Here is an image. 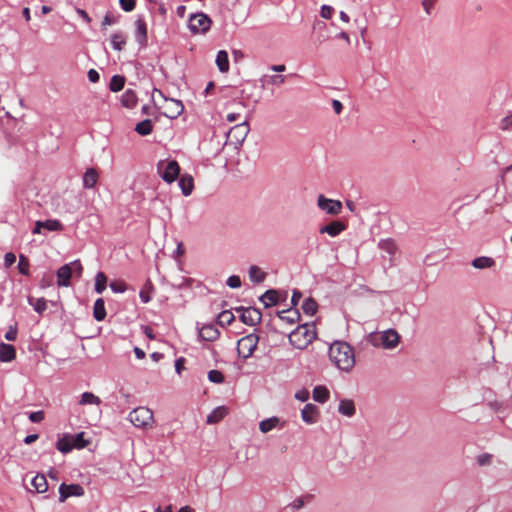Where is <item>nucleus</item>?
I'll return each instance as SVG.
<instances>
[{"label":"nucleus","instance_id":"0e129e2a","mask_svg":"<svg viewBox=\"0 0 512 512\" xmlns=\"http://www.w3.org/2000/svg\"><path fill=\"white\" fill-rule=\"evenodd\" d=\"M302 298V293L299 290H294L291 297V304L297 306Z\"/></svg>","mask_w":512,"mask_h":512},{"label":"nucleus","instance_id":"e2e57ef3","mask_svg":"<svg viewBox=\"0 0 512 512\" xmlns=\"http://www.w3.org/2000/svg\"><path fill=\"white\" fill-rule=\"evenodd\" d=\"M76 13L87 23V24H90L92 19L91 17L88 15V13L84 10V9H81V8H77L76 9Z\"/></svg>","mask_w":512,"mask_h":512},{"label":"nucleus","instance_id":"c03bdc74","mask_svg":"<svg viewBox=\"0 0 512 512\" xmlns=\"http://www.w3.org/2000/svg\"><path fill=\"white\" fill-rule=\"evenodd\" d=\"M235 317L232 312L224 310L217 316V322L221 326L230 325L234 321Z\"/></svg>","mask_w":512,"mask_h":512},{"label":"nucleus","instance_id":"393cba45","mask_svg":"<svg viewBox=\"0 0 512 512\" xmlns=\"http://www.w3.org/2000/svg\"><path fill=\"white\" fill-rule=\"evenodd\" d=\"M71 435L64 434L60 437L56 442V449L62 454H67L73 450V445L71 444Z\"/></svg>","mask_w":512,"mask_h":512},{"label":"nucleus","instance_id":"f704fd0d","mask_svg":"<svg viewBox=\"0 0 512 512\" xmlns=\"http://www.w3.org/2000/svg\"><path fill=\"white\" fill-rule=\"evenodd\" d=\"M107 286V277L104 272L99 271L95 276L94 290L97 294H102Z\"/></svg>","mask_w":512,"mask_h":512},{"label":"nucleus","instance_id":"ea45409f","mask_svg":"<svg viewBox=\"0 0 512 512\" xmlns=\"http://www.w3.org/2000/svg\"><path fill=\"white\" fill-rule=\"evenodd\" d=\"M278 422L279 419L275 416L264 419L259 423V429L262 433H268L277 426Z\"/></svg>","mask_w":512,"mask_h":512},{"label":"nucleus","instance_id":"aec40b11","mask_svg":"<svg viewBox=\"0 0 512 512\" xmlns=\"http://www.w3.org/2000/svg\"><path fill=\"white\" fill-rule=\"evenodd\" d=\"M178 185L184 196L191 195L194 189V180L191 175L184 174L179 178Z\"/></svg>","mask_w":512,"mask_h":512},{"label":"nucleus","instance_id":"9d476101","mask_svg":"<svg viewBox=\"0 0 512 512\" xmlns=\"http://www.w3.org/2000/svg\"><path fill=\"white\" fill-rule=\"evenodd\" d=\"M318 207L330 215H337L340 213L342 203L339 200L326 198L324 195H319L317 199Z\"/></svg>","mask_w":512,"mask_h":512},{"label":"nucleus","instance_id":"6e6d98bb","mask_svg":"<svg viewBox=\"0 0 512 512\" xmlns=\"http://www.w3.org/2000/svg\"><path fill=\"white\" fill-rule=\"evenodd\" d=\"M53 283V275L51 273H46L43 275L42 279L40 280V287L41 288H47L50 287Z\"/></svg>","mask_w":512,"mask_h":512},{"label":"nucleus","instance_id":"39448f33","mask_svg":"<svg viewBox=\"0 0 512 512\" xmlns=\"http://www.w3.org/2000/svg\"><path fill=\"white\" fill-rule=\"evenodd\" d=\"M211 24L212 20L203 12L192 14L188 20V28L192 34H205L209 31Z\"/></svg>","mask_w":512,"mask_h":512},{"label":"nucleus","instance_id":"6e6552de","mask_svg":"<svg viewBox=\"0 0 512 512\" xmlns=\"http://www.w3.org/2000/svg\"><path fill=\"white\" fill-rule=\"evenodd\" d=\"M134 38L140 49L148 45V27L144 16L138 15L135 22Z\"/></svg>","mask_w":512,"mask_h":512},{"label":"nucleus","instance_id":"b1692460","mask_svg":"<svg viewBox=\"0 0 512 512\" xmlns=\"http://www.w3.org/2000/svg\"><path fill=\"white\" fill-rule=\"evenodd\" d=\"M338 412L344 416L352 417L356 412L355 404H354L353 400H350V399L340 400L339 406H338Z\"/></svg>","mask_w":512,"mask_h":512},{"label":"nucleus","instance_id":"f8f14e48","mask_svg":"<svg viewBox=\"0 0 512 512\" xmlns=\"http://www.w3.org/2000/svg\"><path fill=\"white\" fill-rule=\"evenodd\" d=\"M249 131L250 128L248 121L244 120L243 122L236 124L230 129L229 137H231V139L234 140L236 144L241 145L245 141Z\"/></svg>","mask_w":512,"mask_h":512},{"label":"nucleus","instance_id":"de8ad7c7","mask_svg":"<svg viewBox=\"0 0 512 512\" xmlns=\"http://www.w3.org/2000/svg\"><path fill=\"white\" fill-rule=\"evenodd\" d=\"M499 128L503 131H509L512 129V112L501 119Z\"/></svg>","mask_w":512,"mask_h":512},{"label":"nucleus","instance_id":"69168bd1","mask_svg":"<svg viewBox=\"0 0 512 512\" xmlns=\"http://www.w3.org/2000/svg\"><path fill=\"white\" fill-rule=\"evenodd\" d=\"M293 510H299L304 506V500L303 498H296L293 502L289 505Z\"/></svg>","mask_w":512,"mask_h":512},{"label":"nucleus","instance_id":"58836bf2","mask_svg":"<svg viewBox=\"0 0 512 512\" xmlns=\"http://www.w3.org/2000/svg\"><path fill=\"white\" fill-rule=\"evenodd\" d=\"M71 440H72L71 444L73 445V449H83L89 444V441L87 439H85L84 432H79L75 435H71Z\"/></svg>","mask_w":512,"mask_h":512},{"label":"nucleus","instance_id":"bf43d9fd","mask_svg":"<svg viewBox=\"0 0 512 512\" xmlns=\"http://www.w3.org/2000/svg\"><path fill=\"white\" fill-rule=\"evenodd\" d=\"M184 363H185V358L184 357H179L175 360V372L180 375L182 373V371L185 369L184 367Z\"/></svg>","mask_w":512,"mask_h":512},{"label":"nucleus","instance_id":"2f4dec72","mask_svg":"<svg viewBox=\"0 0 512 512\" xmlns=\"http://www.w3.org/2000/svg\"><path fill=\"white\" fill-rule=\"evenodd\" d=\"M134 130L140 135V136H147L151 134L153 130V123L151 119H144L140 122H138L134 128Z\"/></svg>","mask_w":512,"mask_h":512},{"label":"nucleus","instance_id":"c9c22d12","mask_svg":"<svg viewBox=\"0 0 512 512\" xmlns=\"http://www.w3.org/2000/svg\"><path fill=\"white\" fill-rule=\"evenodd\" d=\"M301 308L306 315L313 316L317 312L318 304L314 298L308 297L303 301Z\"/></svg>","mask_w":512,"mask_h":512},{"label":"nucleus","instance_id":"a211bd4d","mask_svg":"<svg viewBox=\"0 0 512 512\" xmlns=\"http://www.w3.org/2000/svg\"><path fill=\"white\" fill-rule=\"evenodd\" d=\"M16 350L15 347L11 344H6L4 342L0 343V362L8 363L15 359Z\"/></svg>","mask_w":512,"mask_h":512},{"label":"nucleus","instance_id":"412c9836","mask_svg":"<svg viewBox=\"0 0 512 512\" xmlns=\"http://www.w3.org/2000/svg\"><path fill=\"white\" fill-rule=\"evenodd\" d=\"M215 63L218 70L221 73H227L229 71V56L227 51L219 50L216 55Z\"/></svg>","mask_w":512,"mask_h":512},{"label":"nucleus","instance_id":"5fc2aeb1","mask_svg":"<svg viewBox=\"0 0 512 512\" xmlns=\"http://www.w3.org/2000/svg\"><path fill=\"white\" fill-rule=\"evenodd\" d=\"M476 460H477L478 465L486 466V465H489L491 463L492 455L489 454V453H482V454L477 456Z\"/></svg>","mask_w":512,"mask_h":512},{"label":"nucleus","instance_id":"052dcab7","mask_svg":"<svg viewBox=\"0 0 512 512\" xmlns=\"http://www.w3.org/2000/svg\"><path fill=\"white\" fill-rule=\"evenodd\" d=\"M88 80L92 83H97L100 79V74L95 69H90L87 72Z\"/></svg>","mask_w":512,"mask_h":512},{"label":"nucleus","instance_id":"603ef678","mask_svg":"<svg viewBox=\"0 0 512 512\" xmlns=\"http://www.w3.org/2000/svg\"><path fill=\"white\" fill-rule=\"evenodd\" d=\"M170 101L174 105V115L172 116V118H176L177 116L183 113L184 105L181 100L170 99Z\"/></svg>","mask_w":512,"mask_h":512},{"label":"nucleus","instance_id":"4468645a","mask_svg":"<svg viewBox=\"0 0 512 512\" xmlns=\"http://www.w3.org/2000/svg\"><path fill=\"white\" fill-rule=\"evenodd\" d=\"M98 180H99L98 171L93 167L87 168L82 177L83 188L84 189L95 188Z\"/></svg>","mask_w":512,"mask_h":512},{"label":"nucleus","instance_id":"a18cd8bd","mask_svg":"<svg viewBox=\"0 0 512 512\" xmlns=\"http://www.w3.org/2000/svg\"><path fill=\"white\" fill-rule=\"evenodd\" d=\"M29 259L25 255L19 256V262H18V270L22 275L28 276L30 274L29 271Z\"/></svg>","mask_w":512,"mask_h":512},{"label":"nucleus","instance_id":"1a4fd4ad","mask_svg":"<svg viewBox=\"0 0 512 512\" xmlns=\"http://www.w3.org/2000/svg\"><path fill=\"white\" fill-rule=\"evenodd\" d=\"M237 312H240V320L249 326H255L261 322L262 314L258 308L255 307H238Z\"/></svg>","mask_w":512,"mask_h":512},{"label":"nucleus","instance_id":"bb28decb","mask_svg":"<svg viewBox=\"0 0 512 512\" xmlns=\"http://www.w3.org/2000/svg\"><path fill=\"white\" fill-rule=\"evenodd\" d=\"M495 260L488 256H479L472 260L471 264L475 269H487L495 265Z\"/></svg>","mask_w":512,"mask_h":512},{"label":"nucleus","instance_id":"09e8293b","mask_svg":"<svg viewBox=\"0 0 512 512\" xmlns=\"http://www.w3.org/2000/svg\"><path fill=\"white\" fill-rule=\"evenodd\" d=\"M226 285L231 289H237L241 287V279L238 275H231L226 280Z\"/></svg>","mask_w":512,"mask_h":512},{"label":"nucleus","instance_id":"5701e85b","mask_svg":"<svg viewBox=\"0 0 512 512\" xmlns=\"http://www.w3.org/2000/svg\"><path fill=\"white\" fill-rule=\"evenodd\" d=\"M105 301L103 298H98L94 302L93 317L96 321L100 322L106 318Z\"/></svg>","mask_w":512,"mask_h":512},{"label":"nucleus","instance_id":"13d9d810","mask_svg":"<svg viewBox=\"0 0 512 512\" xmlns=\"http://www.w3.org/2000/svg\"><path fill=\"white\" fill-rule=\"evenodd\" d=\"M5 339L8 341H15L17 339V325L10 326L5 333Z\"/></svg>","mask_w":512,"mask_h":512},{"label":"nucleus","instance_id":"4d7b16f0","mask_svg":"<svg viewBox=\"0 0 512 512\" xmlns=\"http://www.w3.org/2000/svg\"><path fill=\"white\" fill-rule=\"evenodd\" d=\"M333 12H334L333 7H331L329 5H322L320 14H321L322 18L330 19L333 15Z\"/></svg>","mask_w":512,"mask_h":512},{"label":"nucleus","instance_id":"37998d69","mask_svg":"<svg viewBox=\"0 0 512 512\" xmlns=\"http://www.w3.org/2000/svg\"><path fill=\"white\" fill-rule=\"evenodd\" d=\"M64 228L63 224L58 219H47L43 221V229L51 232L62 231Z\"/></svg>","mask_w":512,"mask_h":512},{"label":"nucleus","instance_id":"774afa93","mask_svg":"<svg viewBox=\"0 0 512 512\" xmlns=\"http://www.w3.org/2000/svg\"><path fill=\"white\" fill-rule=\"evenodd\" d=\"M309 397V393L306 390L298 391L295 394V398L301 402H305Z\"/></svg>","mask_w":512,"mask_h":512},{"label":"nucleus","instance_id":"a878e982","mask_svg":"<svg viewBox=\"0 0 512 512\" xmlns=\"http://www.w3.org/2000/svg\"><path fill=\"white\" fill-rule=\"evenodd\" d=\"M248 274L250 281L255 284L264 282L267 276V274L256 265L249 267Z\"/></svg>","mask_w":512,"mask_h":512},{"label":"nucleus","instance_id":"ddd939ff","mask_svg":"<svg viewBox=\"0 0 512 512\" xmlns=\"http://www.w3.org/2000/svg\"><path fill=\"white\" fill-rule=\"evenodd\" d=\"M399 343V334L394 329H388L381 335V344L385 349H393Z\"/></svg>","mask_w":512,"mask_h":512},{"label":"nucleus","instance_id":"e433bc0d","mask_svg":"<svg viewBox=\"0 0 512 512\" xmlns=\"http://www.w3.org/2000/svg\"><path fill=\"white\" fill-rule=\"evenodd\" d=\"M125 81L126 79L123 75H113L110 79L109 89L112 92H119L124 88Z\"/></svg>","mask_w":512,"mask_h":512},{"label":"nucleus","instance_id":"338daca9","mask_svg":"<svg viewBox=\"0 0 512 512\" xmlns=\"http://www.w3.org/2000/svg\"><path fill=\"white\" fill-rule=\"evenodd\" d=\"M116 22V20L111 17L109 14H106L102 20L101 26L102 28H105L106 26L113 25Z\"/></svg>","mask_w":512,"mask_h":512},{"label":"nucleus","instance_id":"4c0bfd02","mask_svg":"<svg viewBox=\"0 0 512 512\" xmlns=\"http://www.w3.org/2000/svg\"><path fill=\"white\" fill-rule=\"evenodd\" d=\"M80 405H100L101 399L92 392H84L81 394Z\"/></svg>","mask_w":512,"mask_h":512},{"label":"nucleus","instance_id":"79ce46f5","mask_svg":"<svg viewBox=\"0 0 512 512\" xmlns=\"http://www.w3.org/2000/svg\"><path fill=\"white\" fill-rule=\"evenodd\" d=\"M260 81L262 82V87L265 86V82L271 85L279 86L285 82L284 75H264Z\"/></svg>","mask_w":512,"mask_h":512},{"label":"nucleus","instance_id":"4be33fe9","mask_svg":"<svg viewBox=\"0 0 512 512\" xmlns=\"http://www.w3.org/2000/svg\"><path fill=\"white\" fill-rule=\"evenodd\" d=\"M278 317L289 323L294 324L295 322L300 320V313L297 309L289 308L287 310H283L277 313Z\"/></svg>","mask_w":512,"mask_h":512},{"label":"nucleus","instance_id":"c756f323","mask_svg":"<svg viewBox=\"0 0 512 512\" xmlns=\"http://www.w3.org/2000/svg\"><path fill=\"white\" fill-rule=\"evenodd\" d=\"M313 400L319 403H325L329 398V390L322 385L315 386L312 392Z\"/></svg>","mask_w":512,"mask_h":512},{"label":"nucleus","instance_id":"c85d7f7f","mask_svg":"<svg viewBox=\"0 0 512 512\" xmlns=\"http://www.w3.org/2000/svg\"><path fill=\"white\" fill-rule=\"evenodd\" d=\"M31 484L38 493H44L48 490V483L44 474L35 475L31 480Z\"/></svg>","mask_w":512,"mask_h":512},{"label":"nucleus","instance_id":"20e7f679","mask_svg":"<svg viewBox=\"0 0 512 512\" xmlns=\"http://www.w3.org/2000/svg\"><path fill=\"white\" fill-rule=\"evenodd\" d=\"M259 342V337L255 333H250L242 338H240L237 342V353L239 357L243 359L250 358L254 351L257 348Z\"/></svg>","mask_w":512,"mask_h":512},{"label":"nucleus","instance_id":"864d4df0","mask_svg":"<svg viewBox=\"0 0 512 512\" xmlns=\"http://www.w3.org/2000/svg\"><path fill=\"white\" fill-rule=\"evenodd\" d=\"M28 418L32 423H40L44 419V412L42 410L30 412Z\"/></svg>","mask_w":512,"mask_h":512},{"label":"nucleus","instance_id":"dca6fc26","mask_svg":"<svg viewBox=\"0 0 512 512\" xmlns=\"http://www.w3.org/2000/svg\"><path fill=\"white\" fill-rule=\"evenodd\" d=\"M199 337L205 341L212 342L215 341L220 332L218 328L214 324H205L198 333Z\"/></svg>","mask_w":512,"mask_h":512},{"label":"nucleus","instance_id":"3c124183","mask_svg":"<svg viewBox=\"0 0 512 512\" xmlns=\"http://www.w3.org/2000/svg\"><path fill=\"white\" fill-rule=\"evenodd\" d=\"M119 5L123 11L131 12L135 8L136 0H119Z\"/></svg>","mask_w":512,"mask_h":512},{"label":"nucleus","instance_id":"49530a36","mask_svg":"<svg viewBox=\"0 0 512 512\" xmlns=\"http://www.w3.org/2000/svg\"><path fill=\"white\" fill-rule=\"evenodd\" d=\"M207 377L214 384H222L224 382V375L220 370H210Z\"/></svg>","mask_w":512,"mask_h":512},{"label":"nucleus","instance_id":"7c9ffc66","mask_svg":"<svg viewBox=\"0 0 512 512\" xmlns=\"http://www.w3.org/2000/svg\"><path fill=\"white\" fill-rule=\"evenodd\" d=\"M28 304L33 307L34 311L38 314H43L47 309V300L43 297L33 298L28 297Z\"/></svg>","mask_w":512,"mask_h":512},{"label":"nucleus","instance_id":"f3484780","mask_svg":"<svg viewBox=\"0 0 512 512\" xmlns=\"http://www.w3.org/2000/svg\"><path fill=\"white\" fill-rule=\"evenodd\" d=\"M346 228V226L338 221V220H335V221H332L330 222L329 224L327 225H324L320 228L319 232L321 234H328L329 236L331 237H336L338 236L342 231H344Z\"/></svg>","mask_w":512,"mask_h":512},{"label":"nucleus","instance_id":"9b49d317","mask_svg":"<svg viewBox=\"0 0 512 512\" xmlns=\"http://www.w3.org/2000/svg\"><path fill=\"white\" fill-rule=\"evenodd\" d=\"M84 495V488L80 484H65L59 486V502L66 501L71 496L80 497Z\"/></svg>","mask_w":512,"mask_h":512},{"label":"nucleus","instance_id":"72a5a7b5","mask_svg":"<svg viewBox=\"0 0 512 512\" xmlns=\"http://www.w3.org/2000/svg\"><path fill=\"white\" fill-rule=\"evenodd\" d=\"M227 414V409L224 406L215 408L208 416L207 423L214 424L219 422Z\"/></svg>","mask_w":512,"mask_h":512},{"label":"nucleus","instance_id":"f03ea898","mask_svg":"<svg viewBox=\"0 0 512 512\" xmlns=\"http://www.w3.org/2000/svg\"><path fill=\"white\" fill-rule=\"evenodd\" d=\"M317 336L314 324H301L290 332L288 338L291 345L297 349H305Z\"/></svg>","mask_w":512,"mask_h":512},{"label":"nucleus","instance_id":"f257e3e1","mask_svg":"<svg viewBox=\"0 0 512 512\" xmlns=\"http://www.w3.org/2000/svg\"><path fill=\"white\" fill-rule=\"evenodd\" d=\"M329 357L342 371L348 372L355 365L354 350L347 342H334L329 348Z\"/></svg>","mask_w":512,"mask_h":512},{"label":"nucleus","instance_id":"cd10ccee","mask_svg":"<svg viewBox=\"0 0 512 512\" xmlns=\"http://www.w3.org/2000/svg\"><path fill=\"white\" fill-rule=\"evenodd\" d=\"M121 103L126 108H134L137 104V95L135 91L132 89H127L121 97Z\"/></svg>","mask_w":512,"mask_h":512},{"label":"nucleus","instance_id":"473e14b6","mask_svg":"<svg viewBox=\"0 0 512 512\" xmlns=\"http://www.w3.org/2000/svg\"><path fill=\"white\" fill-rule=\"evenodd\" d=\"M111 46L116 51H121L126 44V37L123 32H115L111 35Z\"/></svg>","mask_w":512,"mask_h":512},{"label":"nucleus","instance_id":"680f3d73","mask_svg":"<svg viewBox=\"0 0 512 512\" xmlns=\"http://www.w3.org/2000/svg\"><path fill=\"white\" fill-rule=\"evenodd\" d=\"M16 261V256L14 253L12 252H7L5 255H4V265L6 267H9L11 266L14 262Z\"/></svg>","mask_w":512,"mask_h":512},{"label":"nucleus","instance_id":"423d86ee","mask_svg":"<svg viewBox=\"0 0 512 512\" xmlns=\"http://www.w3.org/2000/svg\"><path fill=\"white\" fill-rule=\"evenodd\" d=\"M157 170L166 183L174 182L180 174V166L176 160L159 161Z\"/></svg>","mask_w":512,"mask_h":512},{"label":"nucleus","instance_id":"0eeeda50","mask_svg":"<svg viewBox=\"0 0 512 512\" xmlns=\"http://www.w3.org/2000/svg\"><path fill=\"white\" fill-rule=\"evenodd\" d=\"M128 419L135 427H145L153 420V412L147 407H138L129 413Z\"/></svg>","mask_w":512,"mask_h":512},{"label":"nucleus","instance_id":"a19ab883","mask_svg":"<svg viewBox=\"0 0 512 512\" xmlns=\"http://www.w3.org/2000/svg\"><path fill=\"white\" fill-rule=\"evenodd\" d=\"M154 287L150 279H147L145 282V285L143 289L139 293L140 300L143 303H149L152 299L151 292L153 291Z\"/></svg>","mask_w":512,"mask_h":512},{"label":"nucleus","instance_id":"8fccbe9b","mask_svg":"<svg viewBox=\"0 0 512 512\" xmlns=\"http://www.w3.org/2000/svg\"><path fill=\"white\" fill-rule=\"evenodd\" d=\"M109 287L114 293H124L127 290L125 283L121 281H113L110 283Z\"/></svg>","mask_w":512,"mask_h":512},{"label":"nucleus","instance_id":"2eb2a0df","mask_svg":"<svg viewBox=\"0 0 512 512\" xmlns=\"http://www.w3.org/2000/svg\"><path fill=\"white\" fill-rule=\"evenodd\" d=\"M318 413V407L314 404L308 403L301 410V418L306 424H314L317 422Z\"/></svg>","mask_w":512,"mask_h":512},{"label":"nucleus","instance_id":"6ab92c4d","mask_svg":"<svg viewBox=\"0 0 512 512\" xmlns=\"http://www.w3.org/2000/svg\"><path fill=\"white\" fill-rule=\"evenodd\" d=\"M278 300V292L275 289H268L259 297L265 308L277 305Z\"/></svg>","mask_w":512,"mask_h":512},{"label":"nucleus","instance_id":"7ed1b4c3","mask_svg":"<svg viewBox=\"0 0 512 512\" xmlns=\"http://www.w3.org/2000/svg\"><path fill=\"white\" fill-rule=\"evenodd\" d=\"M82 271L83 266L78 259L62 265L56 272L57 285L59 287H69L71 285L72 275L75 273L81 276Z\"/></svg>","mask_w":512,"mask_h":512}]
</instances>
